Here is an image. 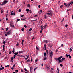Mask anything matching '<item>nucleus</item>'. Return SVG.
<instances>
[{
  "label": "nucleus",
  "instance_id": "nucleus-1",
  "mask_svg": "<svg viewBox=\"0 0 73 73\" xmlns=\"http://www.w3.org/2000/svg\"><path fill=\"white\" fill-rule=\"evenodd\" d=\"M48 13H47L48 16H52V12L53 11L51 10H48L47 11Z\"/></svg>",
  "mask_w": 73,
  "mask_h": 73
},
{
  "label": "nucleus",
  "instance_id": "nucleus-2",
  "mask_svg": "<svg viewBox=\"0 0 73 73\" xmlns=\"http://www.w3.org/2000/svg\"><path fill=\"white\" fill-rule=\"evenodd\" d=\"M72 2H71L69 3L68 4H67V6L68 7H69V6L71 4H72Z\"/></svg>",
  "mask_w": 73,
  "mask_h": 73
},
{
  "label": "nucleus",
  "instance_id": "nucleus-3",
  "mask_svg": "<svg viewBox=\"0 0 73 73\" xmlns=\"http://www.w3.org/2000/svg\"><path fill=\"white\" fill-rule=\"evenodd\" d=\"M7 1L5 0L4 1L3 3V4H7Z\"/></svg>",
  "mask_w": 73,
  "mask_h": 73
},
{
  "label": "nucleus",
  "instance_id": "nucleus-4",
  "mask_svg": "<svg viewBox=\"0 0 73 73\" xmlns=\"http://www.w3.org/2000/svg\"><path fill=\"white\" fill-rule=\"evenodd\" d=\"M10 33H11V31H9L7 32V35H9Z\"/></svg>",
  "mask_w": 73,
  "mask_h": 73
},
{
  "label": "nucleus",
  "instance_id": "nucleus-5",
  "mask_svg": "<svg viewBox=\"0 0 73 73\" xmlns=\"http://www.w3.org/2000/svg\"><path fill=\"white\" fill-rule=\"evenodd\" d=\"M49 54H53V52L52 51H51L50 50Z\"/></svg>",
  "mask_w": 73,
  "mask_h": 73
},
{
  "label": "nucleus",
  "instance_id": "nucleus-6",
  "mask_svg": "<svg viewBox=\"0 0 73 73\" xmlns=\"http://www.w3.org/2000/svg\"><path fill=\"white\" fill-rule=\"evenodd\" d=\"M53 54H50V57H51V58H52V57H53Z\"/></svg>",
  "mask_w": 73,
  "mask_h": 73
},
{
  "label": "nucleus",
  "instance_id": "nucleus-7",
  "mask_svg": "<svg viewBox=\"0 0 73 73\" xmlns=\"http://www.w3.org/2000/svg\"><path fill=\"white\" fill-rule=\"evenodd\" d=\"M19 54V53H18V52H15L14 53V54H15V55H18Z\"/></svg>",
  "mask_w": 73,
  "mask_h": 73
},
{
  "label": "nucleus",
  "instance_id": "nucleus-8",
  "mask_svg": "<svg viewBox=\"0 0 73 73\" xmlns=\"http://www.w3.org/2000/svg\"><path fill=\"white\" fill-rule=\"evenodd\" d=\"M62 58V56H61L60 57H58V59L59 60H61V58Z\"/></svg>",
  "mask_w": 73,
  "mask_h": 73
},
{
  "label": "nucleus",
  "instance_id": "nucleus-9",
  "mask_svg": "<svg viewBox=\"0 0 73 73\" xmlns=\"http://www.w3.org/2000/svg\"><path fill=\"white\" fill-rule=\"evenodd\" d=\"M23 43H24V40H22V42H21L22 45H23Z\"/></svg>",
  "mask_w": 73,
  "mask_h": 73
},
{
  "label": "nucleus",
  "instance_id": "nucleus-10",
  "mask_svg": "<svg viewBox=\"0 0 73 73\" xmlns=\"http://www.w3.org/2000/svg\"><path fill=\"white\" fill-rule=\"evenodd\" d=\"M12 52H13V53H15V48L13 49V50L12 51Z\"/></svg>",
  "mask_w": 73,
  "mask_h": 73
},
{
  "label": "nucleus",
  "instance_id": "nucleus-11",
  "mask_svg": "<svg viewBox=\"0 0 73 73\" xmlns=\"http://www.w3.org/2000/svg\"><path fill=\"white\" fill-rule=\"evenodd\" d=\"M44 18L45 19H46V18H47V17L46 16V14L44 15Z\"/></svg>",
  "mask_w": 73,
  "mask_h": 73
},
{
  "label": "nucleus",
  "instance_id": "nucleus-12",
  "mask_svg": "<svg viewBox=\"0 0 73 73\" xmlns=\"http://www.w3.org/2000/svg\"><path fill=\"white\" fill-rule=\"evenodd\" d=\"M47 70H49V69H50V68L49 67V66H47Z\"/></svg>",
  "mask_w": 73,
  "mask_h": 73
},
{
  "label": "nucleus",
  "instance_id": "nucleus-13",
  "mask_svg": "<svg viewBox=\"0 0 73 73\" xmlns=\"http://www.w3.org/2000/svg\"><path fill=\"white\" fill-rule=\"evenodd\" d=\"M23 52V51H20L18 52V53H22Z\"/></svg>",
  "mask_w": 73,
  "mask_h": 73
},
{
  "label": "nucleus",
  "instance_id": "nucleus-14",
  "mask_svg": "<svg viewBox=\"0 0 73 73\" xmlns=\"http://www.w3.org/2000/svg\"><path fill=\"white\" fill-rule=\"evenodd\" d=\"M64 5L65 6V7H67V6H68V5H66V4L65 3H64Z\"/></svg>",
  "mask_w": 73,
  "mask_h": 73
},
{
  "label": "nucleus",
  "instance_id": "nucleus-15",
  "mask_svg": "<svg viewBox=\"0 0 73 73\" xmlns=\"http://www.w3.org/2000/svg\"><path fill=\"white\" fill-rule=\"evenodd\" d=\"M2 46L3 48L5 49V46H4V45H3Z\"/></svg>",
  "mask_w": 73,
  "mask_h": 73
},
{
  "label": "nucleus",
  "instance_id": "nucleus-16",
  "mask_svg": "<svg viewBox=\"0 0 73 73\" xmlns=\"http://www.w3.org/2000/svg\"><path fill=\"white\" fill-rule=\"evenodd\" d=\"M38 60V59H36L35 60V62H37Z\"/></svg>",
  "mask_w": 73,
  "mask_h": 73
},
{
  "label": "nucleus",
  "instance_id": "nucleus-17",
  "mask_svg": "<svg viewBox=\"0 0 73 73\" xmlns=\"http://www.w3.org/2000/svg\"><path fill=\"white\" fill-rule=\"evenodd\" d=\"M30 60H29V59H28V60H27V61H26V62H30Z\"/></svg>",
  "mask_w": 73,
  "mask_h": 73
},
{
  "label": "nucleus",
  "instance_id": "nucleus-18",
  "mask_svg": "<svg viewBox=\"0 0 73 73\" xmlns=\"http://www.w3.org/2000/svg\"><path fill=\"white\" fill-rule=\"evenodd\" d=\"M13 57H12L11 58V61H13Z\"/></svg>",
  "mask_w": 73,
  "mask_h": 73
},
{
  "label": "nucleus",
  "instance_id": "nucleus-19",
  "mask_svg": "<svg viewBox=\"0 0 73 73\" xmlns=\"http://www.w3.org/2000/svg\"><path fill=\"white\" fill-rule=\"evenodd\" d=\"M21 20H22V21H24V20H26V18H25V19H21Z\"/></svg>",
  "mask_w": 73,
  "mask_h": 73
},
{
  "label": "nucleus",
  "instance_id": "nucleus-20",
  "mask_svg": "<svg viewBox=\"0 0 73 73\" xmlns=\"http://www.w3.org/2000/svg\"><path fill=\"white\" fill-rule=\"evenodd\" d=\"M37 68H38L37 67H36L35 68L34 70V72H35V70H36V69H37Z\"/></svg>",
  "mask_w": 73,
  "mask_h": 73
},
{
  "label": "nucleus",
  "instance_id": "nucleus-21",
  "mask_svg": "<svg viewBox=\"0 0 73 73\" xmlns=\"http://www.w3.org/2000/svg\"><path fill=\"white\" fill-rule=\"evenodd\" d=\"M20 20V19H18L17 20L16 22H17L18 21H19Z\"/></svg>",
  "mask_w": 73,
  "mask_h": 73
},
{
  "label": "nucleus",
  "instance_id": "nucleus-22",
  "mask_svg": "<svg viewBox=\"0 0 73 73\" xmlns=\"http://www.w3.org/2000/svg\"><path fill=\"white\" fill-rule=\"evenodd\" d=\"M65 59V58H62V60L63 61H64V60Z\"/></svg>",
  "mask_w": 73,
  "mask_h": 73
},
{
  "label": "nucleus",
  "instance_id": "nucleus-23",
  "mask_svg": "<svg viewBox=\"0 0 73 73\" xmlns=\"http://www.w3.org/2000/svg\"><path fill=\"white\" fill-rule=\"evenodd\" d=\"M71 11V9H67V11L68 12V11Z\"/></svg>",
  "mask_w": 73,
  "mask_h": 73
},
{
  "label": "nucleus",
  "instance_id": "nucleus-24",
  "mask_svg": "<svg viewBox=\"0 0 73 73\" xmlns=\"http://www.w3.org/2000/svg\"><path fill=\"white\" fill-rule=\"evenodd\" d=\"M61 62H62V60H59V63Z\"/></svg>",
  "mask_w": 73,
  "mask_h": 73
},
{
  "label": "nucleus",
  "instance_id": "nucleus-25",
  "mask_svg": "<svg viewBox=\"0 0 73 73\" xmlns=\"http://www.w3.org/2000/svg\"><path fill=\"white\" fill-rule=\"evenodd\" d=\"M64 18H63L62 19V20L61 21V22L62 23L63 22V21H64Z\"/></svg>",
  "mask_w": 73,
  "mask_h": 73
},
{
  "label": "nucleus",
  "instance_id": "nucleus-26",
  "mask_svg": "<svg viewBox=\"0 0 73 73\" xmlns=\"http://www.w3.org/2000/svg\"><path fill=\"white\" fill-rule=\"evenodd\" d=\"M26 11H27V12H29V10L28 9H26Z\"/></svg>",
  "mask_w": 73,
  "mask_h": 73
},
{
  "label": "nucleus",
  "instance_id": "nucleus-27",
  "mask_svg": "<svg viewBox=\"0 0 73 73\" xmlns=\"http://www.w3.org/2000/svg\"><path fill=\"white\" fill-rule=\"evenodd\" d=\"M68 57L70 58H71V56H70V55H68Z\"/></svg>",
  "mask_w": 73,
  "mask_h": 73
},
{
  "label": "nucleus",
  "instance_id": "nucleus-28",
  "mask_svg": "<svg viewBox=\"0 0 73 73\" xmlns=\"http://www.w3.org/2000/svg\"><path fill=\"white\" fill-rule=\"evenodd\" d=\"M37 19H36V20H32L31 21H37Z\"/></svg>",
  "mask_w": 73,
  "mask_h": 73
},
{
  "label": "nucleus",
  "instance_id": "nucleus-29",
  "mask_svg": "<svg viewBox=\"0 0 73 73\" xmlns=\"http://www.w3.org/2000/svg\"><path fill=\"white\" fill-rule=\"evenodd\" d=\"M21 55H20V54H18L17 55V56L18 57H21Z\"/></svg>",
  "mask_w": 73,
  "mask_h": 73
},
{
  "label": "nucleus",
  "instance_id": "nucleus-30",
  "mask_svg": "<svg viewBox=\"0 0 73 73\" xmlns=\"http://www.w3.org/2000/svg\"><path fill=\"white\" fill-rule=\"evenodd\" d=\"M32 28H30L29 29V31H32Z\"/></svg>",
  "mask_w": 73,
  "mask_h": 73
},
{
  "label": "nucleus",
  "instance_id": "nucleus-31",
  "mask_svg": "<svg viewBox=\"0 0 73 73\" xmlns=\"http://www.w3.org/2000/svg\"><path fill=\"white\" fill-rule=\"evenodd\" d=\"M21 31H24V28H22L21 29Z\"/></svg>",
  "mask_w": 73,
  "mask_h": 73
},
{
  "label": "nucleus",
  "instance_id": "nucleus-32",
  "mask_svg": "<svg viewBox=\"0 0 73 73\" xmlns=\"http://www.w3.org/2000/svg\"><path fill=\"white\" fill-rule=\"evenodd\" d=\"M18 45H19V42H17L16 44V46H18Z\"/></svg>",
  "mask_w": 73,
  "mask_h": 73
},
{
  "label": "nucleus",
  "instance_id": "nucleus-33",
  "mask_svg": "<svg viewBox=\"0 0 73 73\" xmlns=\"http://www.w3.org/2000/svg\"><path fill=\"white\" fill-rule=\"evenodd\" d=\"M34 17H37V15H35L34 16Z\"/></svg>",
  "mask_w": 73,
  "mask_h": 73
},
{
  "label": "nucleus",
  "instance_id": "nucleus-34",
  "mask_svg": "<svg viewBox=\"0 0 73 73\" xmlns=\"http://www.w3.org/2000/svg\"><path fill=\"white\" fill-rule=\"evenodd\" d=\"M15 57H16V55H14L13 56V59H15Z\"/></svg>",
  "mask_w": 73,
  "mask_h": 73
},
{
  "label": "nucleus",
  "instance_id": "nucleus-35",
  "mask_svg": "<svg viewBox=\"0 0 73 73\" xmlns=\"http://www.w3.org/2000/svg\"><path fill=\"white\" fill-rule=\"evenodd\" d=\"M63 7V5H61L60 6V8H62V7Z\"/></svg>",
  "mask_w": 73,
  "mask_h": 73
},
{
  "label": "nucleus",
  "instance_id": "nucleus-36",
  "mask_svg": "<svg viewBox=\"0 0 73 73\" xmlns=\"http://www.w3.org/2000/svg\"><path fill=\"white\" fill-rule=\"evenodd\" d=\"M36 49H37V50H39V49L38 48V47H37V46H36Z\"/></svg>",
  "mask_w": 73,
  "mask_h": 73
},
{
  "label": "nucleus",
  "instance_id": "nucleus-37",
  "mask_svg": "<svg viewBox=\"0 0 73 73\" xmlns=\"http://www.w3.org/2000/svg\"><path fill=\"white\" fill-rule=\"evenodd\" d=\"M27 6L28 7H30V5L29 4L27 5Z\"/></svg>",
  "mask_w": 73,
  "mask_h": 73
},
{
  "label": "nucleus",
  "instance_id": "nucleus-38",
  "mask_svg": "<svg viewBox=\"0 0 73 73\" xmlns=\"http://www.w3.org/2000/svg\"><path fill=\"white\" fill-rule=\"evenodd\" d=\"M60 66H61V67H62V66H63V65H62V64H60Z\"/></svg>",
  "mask_w": 73,
  "mask_h": 73
},
{
  "label": "nucleus",
  "instance_id": "nucleus-39",
  "mask_svg": "<svg viewBox=\"0 0 73 73\" xmlns=\"http://www.w3.org/2000/svg\"><path fill=\"white\" fill-rule=\"evenodd\" d=\"M46 52L47 54H48V50H46Z\"/></svg>",
  "mask_w": 73,
  "mask_h": 73
},
{
  "label": "nucleus",
  "instance_id": "nucleus-40",
  "mask_svg": "<svg viewBox=\"0 0 73 73\" xmlns=\"http://www.w3.org/2000/svg\"><path fill=\"white\" fill-rule=\"evenodd\" d=\"M66 57H67V58H69V57H68V55L66 54Z\"/></svg>",
  "mask_w": 73,
  "mask_h": 73
},
{
  "label": "nucleus",
  "instance_id": "nucleus-41",
  "mask_svg": "<svg viewBox=\"0 0 73 73\" xmlns=\"http://www.w3.org/2000/svg\"><path fill=\"white\" fill-rule=\"evenodd\" d=\"M72 48H70V52H72Z\"/></svg>",
  "mask_w": 73,
  "mask_h": 73
},
{
  "label": "nucleus",
  "instance_id": "nucleus-42",
  "mask_svg": "<svg viewBox=\"0 0 73 73\" xmlns=\"http://www.w3.org/2000/svg\"><path fill=\"white\" fill-rule=\"evenodd\" d=\"M16 64L15 63L14 64V65H13V66L14 67V68H15V65Z\"/></svg>",
  "mask_w": 73,
  "mask_h": 73
},
{
  "label": "nucleus",
  "instance_id": "nucleus-43",
  "mask_svg": "<svg viewBox=\"0 0 73 73\" xmlns=\"http://www.w3.org/2000/svg\"><path fill=\"white\" fill-rule=\"evenodd\" d=\"M24 27H25V28H27V25H25L24 26Z\"/></svg>",
  "mask_w": 73,
  "mask_h": 73
},
{
  "label": "nucleus",
  "instance_id": "nucleus-44",
  "mask_svg": "<svg viewBox=\"0 0 73 73\" xmlns=\"http://www.w3.org/2000/svg\"><path fill=\"white\" fill-rule=\"evenodd\" d=\"M44 48H46V45L45 44L44 45Z\"/></svg>",
  "mask_w": 73,
  "mask_h": 73
},
{
  "label": "nucleus",
  "instance_id": "nucleus-45",
  "mask_svg": "<svg viewBox=\"0 0 73 73\" xmlns=\"http://www.w3.org/2000/svg\"><path fill=\"white\" fill-rule=\"evenodd\" d=\"M68 25H65V27H66V28H67V27H68Z\"/></svg>",
  "mask_w": 73,
  "mask_h": 73
},
{
  "label": "nucleus",
  "instance_id": "nucleus-46",
  "mask_svg": "<svg viewBox=\"0 0 73 73\" xmlns=\"http://www.w3.org/2000/svg\"><path fill=\"white\" fill-rule=\"evenodd\" d=\"M3 44H4V45H5V41H3Z\"/></svg>",
  "mask_w": 73,
  "mask_h": 73
},
{
  "label": "nucleus",
  "instance_id": "nucleus-47",
  "mask_svg": "<svg viewBox=\"0 0 73 73\" xmlns=\"http://www.w3.org/2000/svg\"><path fill=\"white\" fill-rule=\"evenodd\" d=\"M43 29H44V28L42 27L41 28V30L42 31V30H43Z\"/></svg>",
  "mask_w": 73,
  "mask_h": 73
},
{
  "label": "nucleus",
  "instance_id": "nucleus-48",
  "mask_svg": "<svg viewBox=\"0 0 73 73\" xmlns=\"http://www.w3.org/2000/svg\"><path fill=\"white\" fill-rule=\"evenodd\" d=\"M1 12L2 13H3V10H1Z\"/></svg>",
  "mask_w": 73,
  "mask_h": 73
},
{
  "label": "nucleus",
  "instance_id": "nucleus-49",
  "mask_svg": "<svg viewBox=\"0 0 73 73\" xmlns=\"http://www.w3.org/2000/svg\"><path fill=\"white\" fill-rule=\"evenodd\" d=\"M46 59H47L46 57L45 58H44V60H46Z\"/></svg>",
  "mask_w": 73,
  "mask_h": 73
},
{
  "label": "nucleus",
  "instance_id": "nucleus-50",
  "mask_svg": "<svg viewBox=\"0 0 73 73\" xmlns=\"http://www.w3.org/2000/svg\"><path fill=\"white\" fill-rule=\"evenodd\" d=\"M18 12H21V10L20 9H19L18 10Z\"/></svg>",
  "mask_w": 73,
  "mask_h": 73
},
{
  "label": "nucleus",
  "instance_id": "nucleus-51",
  "mask_svg": "<svg viewBox=\"0 0 73 73\" xmlns=\"http://www.w3.org/2000/svg\"><path fill=\"white\" fill-rule=\"evenodd\" d=\"M58 49L56 50V53H57L58 52Z\"/></svg>",
  "mask_w": 73,
  "mask_h": 73
},
{
  "label": "nucleus",
  "instance_id": "nucleus-52",
  "mask_svg": "<svg viewBox=\"0 0 73 73\" xmlns=\"http://www.w3.org/2000/svg\"><path fill=\"white\" fill-rule=\"evenodd\" d=\"M11 53H12V52L11 51H10L9 52V54H11Z\"/></svg>",
  "mask_w": 73,
  "mask_h": 73
},
{
  "label": "nucleus",
  "instance_id": "nucleus-53",
  "mask_svg": "<svg viewBox=\"0 0 73 73\" xmlns=\"http://www.w3.org/2000/svg\"><path fill=\"white\" fill-rule=\"evenodd\" d=\"M23 16H24V15H22L21 16V17H23Z\"/></svg>",
  "mask_w": 73,
  "mask_h": 73
},
{
  "label": "nucleus",
  "instance_id": "nucleus-54",
  "mask_svg": "<svg viewBox=\"0 0 73 73\" xmlns=\"http://www.w3.org/2000/svg\"><path fill=\"white\" fill-rule=\"evenodd\" d=\"M40 7H41V6H40V5H38V8H40Z\"/></svg>",
  "mask_w": 73,
  "mask_h": 73
},
{
  "label": "nucleus",
  "instance_id": "nucleus-55",
  "mask_svg": "<svg viewBox=\"0 0 73 73\" xmlns=\"http://www.w3.org/2000/svg\"><path fill=\"white\" fill-rule=\"evenodd\" d=\"M57 70H58V72H59V69L58 68H57Z\"/></svg>",
  "mask_w": 73,
  "mask_h": 73
},
{
  "label": "nucleus",
  "instance_id": "nucleus-56",
  "mask_svg": "<svg viewBox=\"0 0 73 73\" xmlns=\"http://www.w3.org/2000/svg\"><path fill=\"white\" fill-rule=\"evenodd\" d=\"M42 30H40V33H42Z\"/></svg>",
  "mask_w": 73,
  "mask_h": 73
},
{
  "label": "nucleus",
  "instance_id": "nucleus-57",
  "mask_svg": "<svg viewBox=\"0 0 73 73\" xmlns=\"http://www.w3.org/2000/svg\"><path fill=\"white\" fill-rule=\"evenodd\" d=\"M8 28H7L6 29V31H8Z\"/></svg>",
  "mask_w": 73,
  "mask_h": 73
},
{
  "label": "nucleus",
  "instance_id": "nucleus-58",
  "mask_svg": "<svg viewBox=\"0 0 73 73\" xmlns=\"http://www.w3.org/2000/svg\"><path fill=\"white\" fill-rule=\"evenodd\" d=\"M24 70H25V71H26V72H28V71H27V70L25 69H24Z\"/></svg>",
  "mask_w": 73,
  "mask_h": 73
},
{
  "label": "nucleus",
  "instance_id": "nucleus-59",
  "mask_svg": "<svg viewBox=\"0 0 73 73\" xmlns=\"http://www.w3.org/2000/svg\"><path fill=\"white\" fill-rule=\"evenodd\" d=\"M21 72H22V73H23V69H21Z\"/></svg>",
  "mask_w": 73,
  "mask_h": 73
},
{
  "label": "nucleus",
  "instance_id": "nucleus-60",
  "mask_svg": "<svg viewBox=\"0 0 73 73\" xmlns=\"http://www.w3.org/2000/svg\"><path fill=\"white\" fill-rule=\"evenodd\" d=\"M50 46H51V47H52V46H53V44H51L50 45Z\"/></svg>",
  "mask_w": 73,
  "mask_h": 73
},
{
  "label": "nucleus",
  "instance_id": "nucleus-61",
  "mask_svg": "<svg viewBox=\"0 0 73 73\" xmlns=\"http://www.w3.org/2000/svg\"><path fill=\"white\" fill-rule=\"evenodd\" d=\"M13 15V13L11 12V15Z\"/></svg>",
  "mask_w": 73,
  "mask_h": 73
},
{
  "label": "nucleus",
  "instance_id": "nucleus-62",
  "mask_svg": "<svg viewBox=\"0 0 73 73\" xmlns=\"http://www.w3.org/2000/svg\"><path fill=\"white\" fill-rule=\"evenodd\" d=\"M30 71H31V70H32V67H30Z\"/></svg>",
  "mask_w": 73,
  "mask_h": 73
},
{
  "label": "nucleus",
  "instance_id": "nucleus-63",
  "mask_svg": "<svg viewBox=\"0 0 73 73\" xmlns=\"http://www.w3.org/2000/svg\"><path fill=\"white\" fill-rule=\"evenodd\" d=\"M11 69H12V70H13V69H14V68H13V67H12L11 68Z\"/></svg>",
  "mask_w": 73,
  "mask_h": 73
},
{
  "label": "nucleus",
  "instance_id": "nucleus-64",
  "mask_svg": "<svg viewBox=\"0 0 73 73\" xmlns=\"http://www.w3.org/2000/svg\"><path fill=\"white\" fill-rule=\"evenodd\" d=\"M44 56H46V53H44Z\"/></svg>",
  "mask_w": 73,
  "mask_h": 73
}]
</instances>
